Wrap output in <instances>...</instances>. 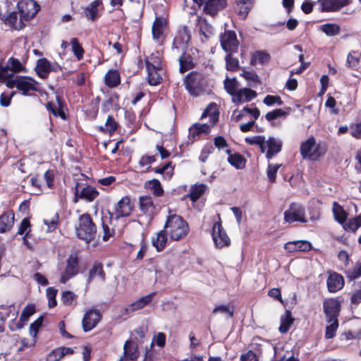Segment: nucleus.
I'll return each mask as SVG.
<instances>
[{"label": "nucleus", "mask_w": 361, "mask_h": 361, "mask_svg": "<svg viewBox=\"0 0 361 361\" xmlns=\"http://www.w3.org/2000/svg\"><path fill=\"white\" fill-rule=\"evenodd\" d=\"M6 68H0V82L8 88L16 87L23 95H28L30 91L39 90L38 82L33 78L24 75H9Z\"/></svg>", "instance_id": "obj_1"}, {"label": "nucleus", "mask_w": 361, "mask_h": 361, "mask_svg": "<svg viewBox=\"0 0 361 361\" xmlns=\"http://www.w3.org/2000/svg\"><path fill=\"white\" fill-rule=\"evenodd\" d=\"M170 240L180 241L188 235L190 227L183 218L176 214H169L164 226Z\"/></svg>", "instance_id": "obj_2"}, {"label": "nucleus", "mask_w": 361, "mask_h": 361, "mask_svg": "<svg viewBox=\"0 0 361 361\" xmlns=\"http://www.w3.org/2000/svg\"><path fill=\"white\" fill-rule=\"evenodd\" d=\"M75 233L78 238L86 243H89L94 238L97 233V227L90 214H83L79 216L78 224L75 227Z\"/></svg>", "instance_id": "obj_3"}, {"label": "nucleus", "mask_w": 361, "mask_h": 361, "mask_svg": "<svg viewBox=\"0 0 361 361\" xmlns=\"http://www.w3.org/2000/svg\"><path fill=\"white\" fill-rule=\"evenodd\" d=\"M326 149L327 147L324 143H317L315 139L311 137L302 143L300 153L304 159L316 161L324 156Z\"/></svg>", "instance_id": "obj_4"}, {"label": "nucleus", "mask_w": 361, "mask_h": 361, "mask_svg": "<svg viewBox=\"0 0 361 361\" xmlns=\"http://www.w3.org/2000/svg\"><path fill=\"white\" fill-rule=\"evenodd\" d=\"M184 85L192 97H200L207 93V81L200 73H191L184 79Z\"/></svg>", "instance_id": "obj_5"}, {"label": "nucleus", "mask_w": 361, "mask_h": 361, "mask_svg": "<svg viewBox=\"0 0 361 361\" xmlns=\"http://www.w3.org/2000/svg\"><path fill=\"white\" fill-rule=\"evenodd\" d=\"M284 221L292 224L294 222L306 223L305 209L298 203H292L284 212Z\"/></svg>", "instance_id": "obj_6"}, {"label": "nucleus", "mask_w": 361, "mask_h": 361, "mask_svg": "<svg viewBox=\"0 0 361 361\" xmlns=\"http://www.w3.org/2000/svg\"><path fill=\"white\" fill-rule=\"evenodd\" d=\"M190 40V32L186 26L182 27L178 32L173 42V51L185 54L187 45Z\"/></svg>", "instance_id": "obj_7"}, {"label": "nucleus", "mask_w": 361, "mask_h": 361, "mask_svg": "<svg viewBox=\"0 0 361 361\" xmlns=\"http://www.w3.org/2000/svg\"><path fill=\"white\" fill-rule=\"evenodd\" d=\"M78 271V256L75 253H72L68 257L66 268L61 274L60 282L66 283L72 277L77 275Z\"/></svg>", "instance_id": "obj_8"}, {"label": "nucleus", "mask_w": 361, "mask_h": 361, "mask_svg": "<svg viewBox=\"0 0 361 361\" xmlns=\"http://www.w3.org/2000/svg\"><path fill=\"white\" fill-rule=\"evenodd\" d=\"M212 236L214 245L217 248L221 249L227 247L231 243L229 237L219 221H216L213 224Z\"/></svg>", "instance_id": "obj_9"}, {"label": "nucleus", "mask_w": 361, "mask_h": 361, "mask_svg": "<svg viewBox=\"0 0 361 361\" xmlns=\"http://www.w3.org/2000/svg\"><path fill=\"white\" fill-rule=\"evenodd\" d=\"M18 9L22 18L29 20L39 11V6L34 0H21L18 2Z\"/></svg>", "instance_id": "obj_10"}, {"label": "nucleus", "mask_w": 361, "mask_h": 361, "mask_svg": "<svg viewBox=\"0 0 361 361\" xmlns=\"http://www.w3.org/2000/svg\"><path fill=\"white\" fill-rule=\"evenodd\" d=\"M324 312L326 322L338 320L341 310V304L337 299L329 298L324 300L323 302Z\"/></svg>", "instance_id": "obj_11"}, {"label": "nucleus", "mask_w": 361, "mask_h": 361, "mask_svg": "<svg viewBox=\"0 0 361 361\" xmlns=\"http://www.w3.org/2000/svg\"><path fill=\"white\" fill-rule=\"evenodd\" d=\"M220 42L222 49L226 52L233 53L236 52L238 50L239 42L233 31H225L220 37Z\"/></svg>", "instance_id": "obj_12"}, {"label": "nucleus", "mask_w": 361, "mask_h": 361, "mask_svg": "<svg viewBox=\"0 0 361 361\" xmlns=\"http://www.w3.org/2000/svg\"><path fill=\"white\" fill-rule=\"evenodd\" d=\"M156 293L153 292L148 295L140 297L137 300L128 305L124 309L122 315H129L134 312L142 310L145 307L151 303Z\"/></svg>", "instance_id": "obj_13"}, {"label": "nucleus", "mask_w": 361, "mask_h": 361, "mask_svg": "<svg viewBox=\"0 0 361 361\" xmlns=\"http://www.w3.org/2000/svg\"><path fill=\"white\" fill-rule=\"evenodd\" d=\"M140 356V351L136 343L128 340L123 345V355L118 361H135Z\"/></svg>", "instance_id": "obj_14"}, {"label": "nucleus", "mask_w": 361, "mask_h": 361, "mask_svg": "<svg viewBox=\"0 0 361 361\" xmlns=\"http://www.w3.org/2000/svg\"><path fill=\"white\" fill-rule=\"evenodd\" d=\"M101 313L98 310L91 309L87 310L82 319V328L85 331H89L94 329L101 319Z\"/></svg>", "instance_id": "obj_15"}, {"label": "nucleus", "mask_w": 361, "mask_h": 361, "mask_svg": "<svg viewBox=\"0 0 361 361\" xmlns=\"http://www.w3.org/2000/svg\"><path fill=\"white\" fill-rule=\"evenodd\" d=\"M133 208L130 197L128 196L122 197L115 207L116 218L128 216L131 214Z\"/></svg>", "instance_id": "obj_16"}, {"label": "nucleus", "mask_w": 361, "mask_h": 361, "mask_svg": "<svg viewBox=\"0 0 361 361\" xmlns=\"http://www.w3.org/2000/svg\"><path fill=\"white\" fill-rule=\"evenodd\" d=\"M166 26V20L164 17H156L152 27L153 39L161 43L164 32Z\"/></svg>", "instance_id": "obj_17"}, {"label": "nucleus", "mask_w": 361, "mask_h": 361, "mask_svg": "<svg viewBox=\"0 0 361 361\" xmlns=\"http://www.w3.org/2000/svg\"><path fill=\"white\" fill-rule=\"evenodd\" d=\"M266 157L268 159H271L275 154L281 152L282 148V141L274 137H269L265 140Z\"/></svg>", "instance_id": "obj_18"}, {"label": "nucleus", "mask_w": 361, "mask_h": 361, "mask_svg": "<svg viewBox=\"0 0 361 361\" xmlns=\"http://www.w3.org/2000/svg\"><path fill=\"white\" fill-rule=\"evenodd\" d=\"M140 210L149 217H152L157 212V205L150 196H142L139 199Z\"/></svg>", "instance_id": "obj_19"}, {"label": "nucleus", "mask_w": 361, "mask_h": 361, "mask_svg": "<svg viewBox=\"0 0 361 361\" xmlns=\"http://www.w3.org/2000/svg\"><path fill=\"white\" fill-rule=\"evenodd\" d=\"M226 0H207L204 6V11L206 14L214 16L226 7Z\"/></svg>", "instance_id": "obj_20"}, {"label": "nucleus", "mask_w": 361, "mask_h": 361, "mask_svg": "<svg viewBox=\"0 0 361 361\" xmlns=\"http://www.w3.org/2000/svg\"><path fill=\"white\" fill-rule=\"evenodd\" d=\"M257 96L255 91L249 88H243L237 91L232 100L234 103L239 104L250 102Z\"/></svg>", "instance_id": "obj_21"}, {"label": "nucleus", "mask_w": 361, "mask_h": 361, "mask_svg": "<svg viewBox=\"0 0 361 361\" xmlns=\"http://www.w3.org/2000/svg\"><path fill=\"white\" fill-rule=\"evenodd\" d=\"M350 0H322L321 2V9L322 11H336L341 8L346 6Z\"/></svg>", "instance_id": "obj_22"}, {"label": "nucleus", "mask_w": 361, "mask_h": 361, "mask_svg": "<svg viewBox=\"0 0 361 361\" xmlns=\"http://www.w3.org/2000/svg\"><path fill=\"white\" fill-rule=\"evenodd\" d=\"M344 285V279L341 274L334 273L329 275L327 279L328 289L331 293L341 290Z\"/></svg>", "instance_id": "obj_23"}, {"label": "nucleus", "mask_w": 361, "mask_h": 361, "mask_svg": "<svg viewBox=\"0 0 361 361\" xmlns=\"http://www.w3.org/2000/svg\"><path fill=\"white\" fill-rule=\"evenodd\" d=\"M219 109L218 106L214 102H211L204 109L202 114L201 118H209V123L212 126H214L219 118Z\"/></svg>", "instance_id": "obj_24"}, {"label": "nucleus", "mask_w": 361, "mask_h": 361, "mask_svg": "<svg viewBox=\"0 0 361 361\" xmlns=\"http://www.w3.org/2000/svg\"><path fill=\"white\" fill-rule=\"evenodd\" d=\"M14 224V214L5 212L0 216V233H4L11 230Z\"/></svg>", "instance_id": "obj_25"}, {"label": "nucleus", "mask_w": 361, "mask_h": 361, "mask_svg": "<svg viewBox=\"0 0 361 361\" xmlns=\"http://www.w3.org/2000/svg\"><path fill=\"white\" fill-rule=\"evenodd\" d=\"M37 75L41 78H46L49 73L52 71V67L49 61L46 59H39L35 67Z\"/></svg>", "instance_id": "obj_26"}, {"label": "nucleus", "mask_w": 361, "mask_h": 361, "mask_svg": "<svg viewBox=\"0 0 361 361\" xmlns=\"http://www.w3.org/2000/svg\"><path fill=\"white\" fill-rule=\"evenodd\" d=\"M102 6V0H95L92 1L85 8V16L92 21H94L99 16V8Z\"/></svg>", "instance_id": "obj_27"}, {"label": "nucleus", "mask_w": 361, "mask_h": 361, "mask_svg": "<svg viewBox=\"0 0 361 361\" xmlns=\"http://www.w3.org/2000/svg\"><path fill=\"white\" fill-rule=\"evenodd\" d=\"M99 195V192L92 186L87 185L82 188L79 194L78 186L75 187V196L87 201H93Z\"/></svg>", "instance_id": "obj_28"}, {"label": "nucleus", "mask_w": 361, "mask_h": 361, "mask_svg": "<svg viewBox=\"0 0 361 361\" xmlns=\"http://www.w3.org/2000/svg\"><path fill=\"white\" fill-rule=\"evenodd\" d=\"M1 68H6L8 70V73L9 75H16L15 73L25 71V68L21 64V63L19 61V60L14 59V58H10L8 61L6 66H1Z\"/></svg>", "instance_id": "obj_29"}, {"label": "nucleus", "mask_w": 361, "mask_h": 361, "mask_svg": "<svg viewBox=\"0 0 361 361\" xmlns=\"http://www.w3.org/2000/svg\"><path fill=\"white\" fill-rule=\"evenodd\" d=\"M207 189V185L204 183H197L192 185L190 189L188 197L193 202L199 200Z\"/></svg>", "instance_id": "obj_30"}, {"label": "nucleus", "mask_w": 361, "mask_h": 361, "mask_svg": "<svg viewBox=\"0 0 361 361\" xmlns=\"http://www.w3.org/2000/svg\"><path fill=\"white\" fill-rule=\"evenodd\" d=\"M23 18L20 17V19L18 18V14L16 12L11 13L6 18H5V24L9 25L12 28L15 30H21L24 27Z\"/></svg>", "instance_id": "obj_31"}, {"label": "nucleus", "mask_w": 361, "mask_h": 361, "mask_svg": "<svg viewBox=\"0 0 361 361\" xmlns=\"http://www.w3.org/2000/svg\"><path fill=\"white\" fill-rule=\"evenodd\" d=\"M147 71L148 82L151 85H157L161 82V77L159 71L161 68L149 66H146Z\"/></svg>", "instance_id": "obj_32"}, {"label": "nucleus", "mask_w": 361, "mask_h": 361, "mask_svg": "<svg viewBox=\"0 0 361 361\" xmlns=\"http://www.w3.org/2000/svg\"><path fill=\"white\" fill-rule=\"evenodd\" d=\"M167 235L168 234L164 228L157 233L155 238H152V245L158 252L163 250L165 247L167 242Z\"/></svg>", "instance_id": "obj_33"}, {"label": "nucleus", "mask_w": 361, "mask_h": 361, "mask_svg": "<svg viewBox=\"0 0 361 361\" xmlns=\"http://www.w3.org/2000/svg\"><path fill=\"white\" fill-rule=\"evenodd\" d=\"M120 81L119 73L116 70H109L104 76L105 84L111 88L116 87Z\"/></svg>", "instance_id": "obj_34"}, {"label": "nucleus", "mask_w": 361, "mask_h": 361, "mask_svg": "<svg viewBox=\"0 0 361 361\" xmlns=\"http://www.w3.org/2000/svg\"><path fill=\"white\" fill-rule=\"evenodd\" d=\"M226 152L229 154L228 157V161L230 163L231 165L238 169H241L245 167V159L241 154L238 153L231 154H230V149H227Z\"/></svg>", "instance_id": "obj_35"}, {"label": "nucleus", "mask_w": 361, "mask_h": 361, "mask_svg": "<svg viewBox=\"0 0 361 361\" xmlns=\"http://www.w3.org/2000/svg\"><path fill=\"white\" fill-rule=\"evenodd\" d=\"M319 30L328 37H333L340 34L341 27L336 23H325L319 27Z\"/></svg>", "instance_id": "obj_36"}, {"label": "nucleus", "mask_w": 361, "mask_h": 361, "mask_svg": "<svg viewBox=\"0 0 361 361\" xmlns=\"http://www.w3.org/2000/svg\"><path fill=\"white\" fill-rule=\"evenodd\" d=\"M332 211L335 220L342 225L344 224L347 219V213L343 208L336 202H334Z\"/></svg>", "instance_id": "obj_37"}, {"label": "nucleus", "mask_w": 361, "mask_h": 361, "mask_svg": "<svg viewBox=\"0 0 361 361\" xmlns=\"http://www.w3.org/2000/svg\"><path fill=\"white\" fill-rule=\"evenodd\" d=\"M293 322V319L291 317V312L289 310H286L285 314L281 317V325L279 326V331L281 334L286 333Z\"/></svg>", "instance_id": "obj_38"}, {"label": "nucleus", "mask_w": 361, "mask_h": 361, "mask_svg": "<svg viewBox=\"0 0 361 361\" xmlns=\"http://www.w3.org/2000/svg\"><path fill=\"white\" fill-rule=\"evenodd\" d=\"M97 276H99L101 279V281H104L105 274L101 264H94L91 268L89 271L87 283H90V281Z\"/></svg>", "instance_id": "obj_39"}, {"label": "nucleus", "mask_w": 361, "mask_h": 361, "mask_svg": "<svg viewBox=\"0 0 361 361\" xmlns=\"http://www.w3.org/2000/svg\"><path fill=\"white\" fill-rule=\"evenodd\" d=\"M154 173H160L164 179L169 180L173 174V166L171 162H168L161 167H157L153 169Z\"/></svg>", "instance_id": "obj_40"}, {"label": "nucleus", "mask_w": 361, "mask_h": 361, "mask_svg": "<svg viewBox=\"0 0 361 361\" xmlns=\"http://www.w3.org/2000/svg\"><path fill=\"white\" fill-rule=\"evenodd\" d=\"M245 142L252 145H258L260 148L261 152L265 153V137L262 135H256L250 137H246Z\"/></svg>", "instance_id": "obj_41"}, {"label": "nucleus", "mask_w": 361, "mask_h": 361, "mask_svg": "<svg viewBox=\"0 0 361 361\" xmlns=\"http://www.w3.org/2000/svg\"><path fill=\"white\" fill-rule=\"evenodd\" d=\"M146 187L152 192V193L157 197H160L164 193V190L161 185L160 182L157 179H153L147 181Z\"/></svg>", "instance_id": "obj_42"}, {"label": "nucleus", "mask_w": 361, "mask_h": 361, "mask_svg": "<svg viewBox=\"0 0 361 361\" xmlns=\"http://www.w3.org/2000/svg\"><path fill=\"white\" fill-rule=\"evenodd\" d=\"M71 45L72 51L78 61H80L83 59L84 55V49L79 43V41L77 38H72L70 42Z\"/></svg>", "instance_id": "obj_43"}, {"label": "nucleus", "mask_w": 361, "mask_h": 361, "mask_svg": "<svg viewBox=\"0 0 361 361\" xmlns=\"http://www.w3.org/2000/svg\"><path fill=\"white\" fill-rule=\"evenodd\" d=\"M345 230L355 232L361 226V214L343 224Z\"/></svg>", "instance_id": "obj_44"}, {"label": "nucleus", "mask_w": 361, "mask_h": 361, "mask_svg": "<svg viewBox=\"0 0 361 361\" xmlns=\"http://www.w3.org/2000/svg\"><path fill=\"white\" fill-rule=\"evenodd\" d=\"M224 88L226 91L231 95L234 97L237 92L238 81L235 78L230 79L226 78L224 82Z\"/></svg>", "instance_id": "obj_45"}, {"label": "nucleus", "mask_w": 361, "mask_h": 361, "mask_svg": "<svg viewBox=\"0 0 361 361\" xmlns=\"http://www.w3.org/2000/svg\"><path fill=\"white\" fill-rule=\"evenodd\" d=\"M274 357L273 361H298V359L295 357L293 355L288 356L282 349H279L278 347L274 348Z\"/></svg>", "instance_id": "obj_46"}, {"label": "nucleus", "mask_w": 361, "mask_h": 361, "mask_svg": "<svg viewBox=\"0 0 361 361\" xmlns=\"http://www.w3.org/2000/svg\"><path fill=\"white\" fill-rule=\"evenodd\" d=\"M233 309H230L228 306L225 305H219L214 308L212 314H215L220 313L223 314L226 318L229 319L233 317Z\"/></svg>", "instance_id": "obj_47"}, {"label": "nucleus", "mask_w": 361, "mask_h": 361, "mask_svg": "<svg viewBox=\"0 0 361 361\" xmlns=\"http://www.w3.org/2000/svg\"><path fill=\"white\" fill-rule=\"evenodd\" d=\"M146 66H151L154 67L161 68V56L159 52L153 53L145 61Z\"/></svg>", "instance_id": "obj_48"}, {"label": "nucleus", "mask_w": 361, "mask_h": 361, "mask_svg": "<svg viewBox=\"0 0 361 361\" xmlns=\"http://www.w3.org/2000/svg\"><path fill=\"white\" fill-rule=\"evenodd\" d=\"M346 277L352 281L361 276V262H357L355 266L345 271Z\"/></svg>", "instance_id": "obj_49"}, {"label": "nucleus", "mask_w": 361, "mask_h": 361, "mask_svg": "<svg viewBox=\"0 0 361 361\" xmlns=\"http://www.w3.org/2000/svg\"><path fill=\"white\" fill-rule=\"evenodd\" d=\"M118 125L111 116H109L104 126H100L99 129L102 132L112 133L116 130Z\"/></svg>", "instance_id": "obj_50"}, {"label": "nucleus", "mask_w": 361, "mask_h": 361, "mask_svg": "<svg viewBox=\"0 0 361 361\" xmlns=\"http://www.w3.org/2000/svg\"><path fill=\"white\" fill-rule=\"evenodd\" d=\"M329 325L326 326L325 331V338L327 339L332 338L335 336L336 332L338 328V321L332 320L327 322Z\"/></svg>", "instance_id": "obj_51"}, {"label": "nucleus", "mask_w": 361, "mask_h": 361, "mask_svg": "<svg viewBox=\"0 0 361 361\" xmlns=\"http://www.w3.org/2000/svg\"><path fill=\"white\" fill-rule=\"evenodd\" d=\"M229 53L226 55V68L228 71H236L239 66V61L237 58L233 57Z\"/></svg>", "instance_id": "obj_52"}, {"label": "nucleus", "mask_w": 361, "mask_h": 361, "mask_svg": "<svg viewBox=\"0 0 361 361\" xmlns=\"http://www.w3.org/2000/svg\"><path fill=\"white\" fill-rule=\"evenodd\" d=\"M1 310L0 311V317L1 319H6L9 317V314H12L13 318H16L18 312L15 310V307L13 305L9 306H1L0 307Z\"/></svg>", "instance_id": "obj_53"}, {"label": "nucleus", "mask_w": 361, "mask_h": 361, "mask_svg": "<svg viewBox=\"0 0 361 361\" xmlns=\"http://www.w3.org/2000/svg\"><path fill=\"white\" fill-rule=\"evenodd\" d=\"M282 166V164H269L267 167V175L269 180L271 183L275 182L276 173L279 169Z\"/></svg>", "instance_id": "obj_54"}, {"label": "nucleus", "mask_w": 361, "mask_h": 361, "mask_svg": "<svg viewBox=\"0 0 361 361\" xmlns=\"http://www.w3.org/2000/svg\"><path fill=\"white\" fill-rule=\"evenodd\" d=\"M250 0H242L237 4L238 14L245 18L249 13L250 6L247 5Z\"/></svg>", "instance_id": "obj_55"}, {"label": "nucleus", "mask_w": 361, "mask_h": 361, "mask_svg": "<svg viewBox=\"0 0 361 361\" xmlns=\"http://www.w3.org/2000/svg\"><path fill=\"white\" fill-rule=\"evenodd\" d=\"M59 214L56 213L51 219H44L43 221L47 226V231L51 232L54 231L59 223Z\"/></svg>", "instance_id": "obj_56"}, {"label": "nucleus", "mask_w": 361, "mask_h": 361, "mask_svg": "<svg viewBox=\"0 0 361 361\" xmlns=\"http://www.w3.org/2000/svg\"><path fill=\"white\" fill-rule=\"evenodd\" d=\"M286 115V113L281 109H277L272 111L268 112L265 115V118L268 121H272L279 117L285 116Z\"/></svg>", "instance_id": "obj_57"}, {"label": "nucleus", "mask_w": 361, "mask_h": 361, "mask_svg": "<svg viewBox=\"0 0 361 361\" xmlns=\"http://www.w3.org/2000/svg\"><path fill=\"white\" fill-rule=\"evenodd\" d=\"M35 312V307L33 305H27L23 310L20 314V321L27 322L30 316Z\"/></svg>", "instance_id": "obj_58"}, {"label": "nucleus", "mask_w": 361, "mask_h": 361, "mask_svg": "<svg viewBox=\"0 0 361 361\" xmlns=\"http://www.w3.org/2000/svg\"><path fill=\"white\" fill-rule=\"evenodd\" d=\"M263 102L264 104L267 106H272L275 104L281 106L283 104V101L281 100V97L278 95H267Z\"/></svg>", "instance_id": "obj_59"}, {"label": "nucleus", "mask_w": 361, "mask_h": 361, "mask_svg": "<svg viewBox=\"0 0 361 361\" xmlns=\"http://www.w3.org/2000/svg\"><path fill=\"white\" fill-rule=\"evenodd\" d=\"M179 63H180V71L181 73H184L192 68V63L190 60H188L185 54H182L180 56H179Z\"/></svg>", "instance_id": "obj_60"}, {"label": "nucleus", "mask_w": 361, "mask_h": 361, "mask_svg": "<svg viewBox=\"0 0 361 361\" xmlns=\"http://www.w3.org/2000/svg\"><path fill=\"white\" fill-rule=\"evenodd\" d=\"M47 296L49 300V307H54L56 305V296L57 294V290L54 288L49 287L47 289Z\"/></svg>", "instance_id": "obj_61"}, {"label": "nucleus", "mask_w": 361, "mask_h": 361, "mask_svg": "<svg viewBox=\"0 0 361 361\" xmlns=\"http://www.w3.org/2000/svg\"><path fill=\"white\" fill-rule=\"evenodd\" d=\"M296 252H308L312 250V244L307 240H295Z\"/></svg>", "instance_id": "obj_62"}, {"label": "nucleus", "mask_w": 361, "mask_h": 361, "mask_svg": "<svg viewBox=\"0 0 361 361\" xmlns=\"http://www.w3.org/2000/svg\"><path fill=\"white\" fill-rule=\"evenodd\" d=\"M357 288L352 293L350 301L353 305H358L361 302V281L357 283Z\"/></svg>", "instance_id": "obj_63"}, {"label": "nucleus", "mask_w": 361, "mask_h": 361, "mask_svg": "<svg viewBox=\"0 0 361 361\" xmlns=\"http://www.w3.org/2000/svg\"><path fill=\"white\" fill-rule=\"evenodd\" d=\"M350 133L353 137L360 139L361 138V121L357 123H353L350 126Z\"/></svg>", "instance_id": "obj_64"}]
</instances>
